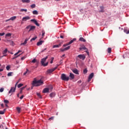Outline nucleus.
Wrapping results in <instances>:
<instances>
[{
    "mask_svg": "<svg viewBox=\"0 0 129 129\" xmlns=\"http://www.w3.org/2000/svg\"><path fill=\"white\" fill-rule=\"evenodd\" d=\"M43 81L39 80L37 81L36 79H34V81L32 82V86H40L43 84Z\"/></svg>",
    "mask_w": 129,
    "mask_h": 129,
    "instance_id": "nucleus-1",
    "label": "nucleus"
},
{
    "mask_svg": "<svg viewBox=\"0 0 129 129\" xmlns=\"http://www.w3.org/2000/svg\"><path fill=\"white\" fill-rule=\"evenodd\" d=\"M48 58V56H46L45 57L42 58L41 61V63L42 66H44V67H46V66H48V62H46L45 63V62H46V60H47Z\"/></svg>",
    "mask_w": 129,
    "mask_h": 129,
    "instance_id": "nucleus-2",
    "label": "nucleus"
},
{
    "mask_svg": "<svg viewBox=\"0 0 129 129\" xmlns=\"http://www.w3.org/2000/svg\"><path fill=\"white\" fill-rule=\"evenodd\" d=\"M61 79L63 81H69V77L66 76L65 74H62L61 75Z\"/></svg>",
    "mask_w": 129,
    "mask_h": 129,
    "instance_id": "nucleus-3",
    "label": "nucleus"
},
{
    "mask_svg": "<svg viewBox=\"0 0 129 129\" xmlns=\"http://www.w3.org/2000/svg\"><path fill=\"white\" fill-rule=\"evenodd\" d=\"M59 66L60 65L57 64V67H56L53 69H51L50 70H47V73L50 74V73H52V72H54V71H55V70H56V69H57V68H58V66Z\"/></svg>",
    "mask_w": 129,
    "mask_h": 129,
    "instance_id": "nucleus-4",
    "label": "nucleus"
},
{
    "mask_svg": "<svg viewBox=\"0 0 129 129\" xmlns=\"http://www.w3.org/2000/svg\"><path fill=\"white\" fill-rule=\"evenodd\" d=\"M26 29H30L28 32H31V31H34V29H36V26L29 25L26 27Z\"/></svg>",
    "mask_w": 129,
    "mask_h": 129,
    "instance_id": "nucleus-5",
    "label": "nucleus"
},
{
    "mask_svg": "<svg viewBox=\"0 0 129 129\" xmlns=\"http://www.w3.org/2000/svg\"><path fill=\"white\" fill-rule=\"evenodd\" d=\"M30 22H31V23H33L34 24H35V25H36V26H37V27H40V24H39V23L36 19H31L30 20Z\"/></svg>",
    "mask_w": 129,
    "mask_h": 129,
    "instance_id": "nucleus-6",
    "label": "nucleus"
},
{
    "mask_svg": "<svg viewBox=\"0 0 129 129\" xmlns=\"http://www.w3.org/2000/svg\"><path fill=\"white\" fill-rule=\"evenodd\" d=\"M93 76H94V74L93 73H92L89 76L88 78V82H90L91 81V80L92 78H93Z\"/></svg>",
    "mask_w": 129,
    "mask_h": 129,
    "instance_id": "nucleus-7",
    "label": "nucleus"
},
{
    "mask_svg": "<svg viewBox=\"0 0 129 129\" xmlns=\"http://www.w3.org/2000/svg\"><path fill=\"white\" fill-rule=\"evenodd\" d=\"M17 88V87H11V89L9 91V93H12V92H15L16 91V89Z\"/></svg>",
    "mask_w": 129,
    "mask_h": 129,
    "instance_id": "nucleus-8",
    "label": "nucleus"
},
{
    "mask_svg": "<svg viewBox=\"0 0 129 129\" xmlns=\"http://www.w3.org/2000/svg\"><path fill=\"white\" fill-rule=\"evenodd\" d=\"M30 19H31V17H30L29 16H26L22 18V21L23 22H27V21H28V20H30Z\"/></svg>",
    "mask_w": 129,
    "mask_h": 129,
    "instance_id": "nucleus-9",
    "label": "nucleus"
},
{
    "mask_svg": "<svg viewBox=\"0 0 129 129\" xmlns=\"http://www.w3.org/2000/svg\"><path fill=\"white\" fill-rule=\"evenodd\" d=\"M16 19H17V17L13 16V17H11L10 19L6 20L5 22H9V21H15V20H16Z\"/></svg>",
    "mask_w": 129,
    "mask_h": 129,
    "instance_id": "nucleus-10",
    "label": "nucleus"
},
{
    "mask_svg": "<svg viewBox=\"0 0 129 129\" xmlns=\"http://www.w3.org/2000/svg\"><path fill=\"white\" fill-rule=\"evenodd\" d=\"M78 57L82 60H84V59H85L86 58L85 55L84 54H80L78 56Z\"/></svg>",
    "mask_w": 129,
    "mask_h": 129,
    "instance_id": "nucleus-11",
    "label": "nucleus"
},
{
    "mask_svg": "<svg viewBox=\"0 0 129 129\" xmlns=\"http://www.w3.org/2000/svg\"><path fill=\"white\" fill-rule=\"evenodd\" d=\"M80 50H87V48L85 47V45H82L79 48Z\"/></svg>",
    "mask_w": 129,
    "mask_h": 129,
    "instance_id": "nucleus-12",
    "label": "nucleus"
},
{
    "mask_svg": "<svg viewBox=\"0 0 129 129\" xmlns=\"http://www.w3.org/2000/svg\"><path fill=\"white\" fill-rule=\"evenodd\" d=\"M42 92L43 93H48V92H49V88H44L42 91Z\"/></svg>",
    "mask_w": 129,
    "mask_h": 129,
    "instance_id": "nucleus-13",
    "label": "nucleus"
},
{
    "mask_svg": "<svg viewBox=\"0 0 129 129\" xmlns=\"http://www.w3.org/2000/svg\"><path fill=\"white\" fill-rule=\"evenodd\" d=\"M10 37H12V33H8L5 35V38L8 39V38H10Z\"/></svg>",
    "mask_w": 129,
    "mask_h": 129,
    "instance_id": "nucleus-14",
    "label": "nucleus"
},
{
    "mask_svg": "<svg viewBox=\"0 0 129 129\" xmlns=\"http://www.w3.org/2000/svg\"><path fill=\"white\" fill-rule=\"evenodd\" d=\"M28 40H29V39L28 38L25 39V40L24 41V42L21 43V45H23L24 46H26V44H27V42H28Z\"/></svg>",
    "mask_w": 129,
    "mask_h": 129,
    "instance_id": "nucleus-15",
    "label": "nucleus"
},
{
    "mask_svg": "<svg viewBox=\"0 0 129 129\" xmlns=\"http://www.w3.org/2000/svg\"><path fill=\"white\" fill-rule=\"evenodd\" d=\"M8 52V48H6L4 51H3V57H4V56H7V54H7V53Z\"/></svg>",
    "mask_w": 129,
    "mask_h": 129,
    "instance_id": "nucleus-16",
    "label": "nucleus"
},
{
    "mask_svg": "<svg viewBox=\"0 0 129 129\" xmlns=\"http://www.w3.org/2000/svg\"><path fill=\"white\" fill-rule=\"evenodd\" d=\"M43 43H44V41L41 40L40 41L37 42V46H41Z\"/></svg>",
    "mask_w": 129,
    "mask_h": 129,
    "instance_id": "nucleus-17",
    "label": "nucleus"
},
{
    "mask_svg": "<svg viewBox=\"0 0 129 129\" xmlns=\"http://www.w3.org/2000/svg\"><path fill=\"white\" fill-rule=\"evenodd\" d=\"M72 71L74 73H75V74H79V73H78V70L77 69L73 70Z\"/></svg>",
    "mask_w": 129,
    "mask_h": 129,
    "instance_id": "nucleus-18",
    "label": "nucleus"
},
{
    "mask_svg": "<svg viewBox=\"0 0 129 129\" xmlns=\"http://www.w3.org/2000/svg\"><path fill=\"white\" fill-rule=\"evenodd\" d=\"M22 3L24 4H29L30 3V0H22Z\"/></svg>",
    "mask_w": 129,
    "mask_h": 129,
    "instance_id": "nucleus-19",
    "label": "nucleus"
},
{
    "mask_svg": "<svg viewBox=\"0 0 129 129\" xmlns=\"http://www.w3.org/2000/svg\"><path fill=\"white\" fill-rule=\"evenodd\" d=\"M70 77L71 78V80L72 79H74V74H72V73H70Z\"/></svg>",
    "mask_w": 129,
    "mask_h": 129,
    "instance_id": "nucleus-20",
    "label": "nucleus"
},
{
    "mask_svg": "<svg viewBox=\"0 0 129 129\" xmlns=\"http://www.w3.org/2000/svg\"><path fill=\"white\" fill-rule=\"evenodd\" d=\"M79 41H81V42H86V40H85L83 37H80L79 38Z\"/></svg>",
    "mask_w": 129,
    "mask_h": 129,
    "instance_id": "nucleus-21",
    "label": "nucleus"
},
{
    "mask_svg": "<svg viewBox=\"0 0 129 129\" xmlns=\"http://www.w3.org/2000/svg\"><path fill=\"white\" fill-rule=\"evenodd\" d=\"M59 47H61V43L57 45H54L53 46V48H59Z\"/></svg>",
    "mask_w": 129,
    "mask_h": 129,
    "instance_id": "nucleus-22",
    "label": "nucleus"
},
{
    "mask_svg": "<svg viewBox=\"0 0 129 129\" xmlns=\"http://www.w3.org/2000/svg\"><path fill=\"white\" fill-rule=\"evenodd\" d=\"M100 9L101 10L100 11V13H104V7L101 6Z\"/></svg>",
    "mask_w": 129,
    "mask_h": 129,
    "instance_id": "nucleus-23",
    "label": "nucleus"
},
{
    "mask_svg": "<svg viewBox=\"0 0 129 129\" xmlns=\"http://www.w3.org/2000/svg\"><path fill=\"white\" fill-rule=\"evenodd\" d=\"M76 41V38H74L73 40H71L69 42V44L70 45H71V44H72V43H73L74 41Z\"/></svg>",
    "mask_w": 129,
    "mask_h": 129,
    "instance_id": "nucleus-24",
    "label": "nucleus"
},
{
    "mask_svg": "<svg viewBox=\"0 0 129 129\" xmlns=\"http://www.w3.org/2000/svg\"><path fill=\"white\" fill-rule=\"evenodd\" d=\"M124 32L125 33V34H129V30H127V28H124Z\"/></svg>",
    "mask_w": 129,
    "mask_h": 129,
    "instance_id": "nucleus-25",
    "label": "nucleus"
},
{
    "mask_svg": "<svg viewBox=\"0 0 129 129\" xmlns=\"http://www.w3.org/2000/svg\"><path fill=\"white\" fill-rule=\"evenodd\" d=\"M55 95H56L55 93H51L50 94V97L51 98L55 97Z\"/></svg>",
    "mask_w": 129,
    "mask_h": 129,
    "instance_id": "nucleus-26",
    "label": "nucleus"
},
{
    "mask_svg": "<svg viewBox=\"0 0 129 129\" xmlns=\"http://www.w3.org/2000/svg\"><path fill=\"white\" fill-rule=\"evenodd\" d=\"M30 73V71L29 70H28V69H26V71L24 73L23 75H26V74H28V73Z\"/></svg>",
    "mask_w": 129,
    "mask_h": 129,
    "instance_id": "nucleus-27",
    "label": "nucleus"
},
{
    "mask_svg": "<svg viewBox=\"0 0 129 129\" xmlns=\"http://www.w3.org/2000/svg\"><path fill=\"white\" fill-rule=\"evenodd\" d=\"M32 14L33 15H38V11H37L36 10H34L32 12Z\"/></svg>",
    "mask_w": 129,
    "mask_h": 129,
    "instance_id": "nucleus-28",
    "label": "nucleus"
},
{
    "mask_svg": "<svg viewBox=\"0 0 129 129\" xmlns=\"http://www.w3.org/2000/svg\"><path fill=\"white\" fill-rule=\"evenodd\" d=\"M6 112V109H4L3 111H0V114H5Z\"/></svg>",
    "mask_w": 129,
    "mask_h": 129,
    "instance_id": "nucleus-29",
    "label": "nucleus"
},
{
    "mask_svg": "<svg viewBox=\"0 0 129 129\" xmlns=\"http://www.w3.org/2000/svg\"><path fill=\"white\" fill-rule=\"evenodd\" d=\"M20 12H25V13H27V12H28V10L27 9H21L20 10Z\"/></svg>",
    "mask_w": 129,
    "mask_h": 129,
    "instance_id": "nucleus-30",
    "label": "nucleus"
},
{
    "mask_svg": "<svg viewBox=\"0 0 129 129\" xmlns=\"http://www.w3.org/2000/svg\"><path fill=\"white\" fill-rule=\"evenodd\" d=\"M13 73H13V72H10V73H9L8 74L7 76H8V77H10V76H12V74H13Z\"/></svg>",
    "mask_w": 129,
    "mask_h": 129,
    "instance_id": "nucleus-31",
    "label": "nucleus"
},
{
    "mask_svg": "<svg viewBox=\"0 0 129 129\" xmlns=\"http://www.w3.org/2000/svg\"><path fill=\"white\" fill-rule=\"evenodd\" d=\"M107 52H108V53H111V48L109 47V48H108V49H107Z\"/></svg>",
    "mask_w": 129,
    "mask_h": 129,
    "instance_id": "nucleus-32",
    "label": "nucleus"
},
{
    "mask_svg": "<svg viewBox=\"0 0 129 129\" xmlns=\"http://www.w3.org/2000/svg\"><path fill=\"white\" fill-rule=\"evenodd\" d=\"M37 37L35 36L33 38H32L31 40H30V42H32V41H35L36 40V39H37Z\"/></svg>",
    "mask_w": 129,
    "mask_h": 129,
    "instance_id": "nucleus-33",
    "label": "nucleus"
},
{
    "mask_svg": "<svg viewBox=\"0 0 129 129\" xmlns=\"http://www.w3.org/2000/svg\"><path fill=\"white\" fill-rule=\"evenodd\" d=\"M17 110L18 113H20L21 112V108L18 107L17 108Z\"/></svg>",
    "mask_w": 129,
    "mask_h": 129,
    "instance_id": "nucleus-34",
    "label": "nucleus"
},
{
    "mask_svg": "<svg viewBox=\"0 0 129 129\" xmlns=\"http://www.w3.org/2000/svg\"><path fill=\"white\" fill-rule=\"evenodd\" d=\"M31 9H35V8H36V5L32 4V5H31Z\"/></svg>",
    "mask_w": 129,
    "mask_h": 129,
    "instance_id": "nucleus-35",
    "label": "nucleus"
},
{
    "mask_svg": "<svg viewBox=\"0 0 129 129\" xmlns=\"http://www.w3.org/2000/svg\"><path fill=\"white\" fill-rule=\"evenodd\" d=\"M69 49H70V46H69L64 48V50L66 51H67L68 50H69Z\"/></svg>",
    "mask_w": 129,
    "mask_h": 129,
    "instance_id": "nucleus-36",
    "label": "nucleus"
},
{
    "mask_svg": "<svg viewBox=\"0 0 129 129\" xmlns=\"http://www.w3.org/2000/svg\"><path fill=\"white\" fill-rule=\"evenodd\" d=\"M37 96L39 97V98H42V96H41V94L40 93H37Z\"/></svg>",
    "mask_w": 129,
    "mask_h": 129,
    "instance_id": "nucleus-37",
    "label": "nucleus"
},
{
    "mask_svg": "<svg viewBox=\"0 0 129 129\" xmlns=\"http://www.w3.org/2000/svg\"><path fill=\"white\" fill-rule=\"evenodd\" d=\"M37 62V60L36 59V58H34L32 60V63H36Z\"/></svg>",
    "mask_w": 129,
    "mask_h": 129,
    "instance_id": "nucleus-38",
    "label": "nucleus"
},
{
    "mask_svg": "<svg viewBox=\"0 0 129 129\" xmlns=\"http://www.w3.org/2000/svg\"><path fill=\"white\" fill-rule=\"evenodd\" d=\"M4 90H5V88H1V89H0V92H4Z\"/></svg>",
    "mask_w": 129,
    "mask_h": 129,
    "instance_id": "nucleus-39",
    "label": "nucleus"
},
{
    "mask_svg": "<svg viewBox=\"0 0 129 129\" xmlns=\"http://www.w3.org/2000/svg\"><path fill=\"white\" fill-rule=\"evenodd\" d=\"M42 38H43V37L44 36H45V31L42 30Z\"/></svg>",
    "mask_w": 129,
    "mask_h": 129,
    "instance_id": "nucleus-40",
    "label": "nucleus"
},
{
    "mask_svg": "<svg viewBox=\"0 0 129 129\" xmlns=\"http://www.w3.org/2000/svg\"><path fill=\"white\" fill-rule=\"evenodd\" d=\"M23 84H19L18 85V88H20V87H22V86H23Z\"/></svg>",
    "mask_w": 129,
    "mask_h": 129,
    "instance_id": "nucleus-41",
    "label": "nucleus"
},
{
    "mask_svg": "<svg viewBox=\"0 0 129 129\" xmlns=\"http://www.w3.org/2000/svg\"><path fill=\"white\" fill-rule=\"evenodd\" d=\"M83 72L84 74H86V73H87V69H85V70H84Z\"/></svg>",
    "mask_w": 129,
    "mask_h": 129,
    "instance_id": "nucleus-42",
    "label": "nucleus"
},
{
    "mask_svg": "<svg viewBox=\"0 0 129 129\" xmlns=\"http://www.w3.org/2000/svg\"><path fill=\"white\" fill-rule=\"evenodd\" d=\"M20 52H22L21 50H19L18 52H17V53H16L14 55L15 56H17V55H18V54H19V53H20Z\"/></svg>",
    "mask_w": 129,
    "mask_h": 129,
    "instance_id": "nucleus-43",
    "label": "nucleus"
},
{
    "mask_svg": "<svg viewBox=\"0 0 129 129\" xmlns=\"http://www.w3.org/2000/svg\"><path fill=\"white\" fill-rule=\"evenodd\" d=\"M70 44H69V43H66V44H63V47H67V46H68V45H69Z\"/></svg>",
    "mask_w": 129,
    "mask_h": 129,
    "instance_id": "nucleus-44",
    "label": "nucleus"
},
{
    "mask_svg": "<svg viewBox=\"0 0 129 129\" xmlns=\"http://www.w3.org/2000/svg\"><path fill=\"white\" fill-rule=\"evenodd\" d=\"M10 68H11V67L9 66H8L6 67V69L8 71L10 70Z\"/></svg>",
    "mask_w": 129,
    "mask_h": 129,
    "instance_id": "nucleus-45",
    "label": "nucleus"
},
{
    "mask_svg": "<svg viewBox=\"0 0 129 129\" xmlns=\"http://www.w3.org/2000/svg\"><path fill=\"white\" fill-rule=\"evenodd\" d=\"M4 102H5V103L8 104V103H9V100H5Z\"/></svg>",
    "mask_w": 129,
    "mask_h": 129,
    "instance_id": "nucleus-46",
    "label": "nucleus"
},
{
    "mask_svg": "<svg viewBox=\"0 0 129 129\" xmlns=\"http://www.w3.org/2000/svg\"><path fill=\"white\" fill-rule=\"evenodd\" d=\"M60 50L61 51V52H64V51H66L65 48H63V49L60 48Z\"/></svg>",
    "mask_w": 129,
    "mask_h": 129,
    "instance_id": "nucleus-47",
    "label": "nucleus"
},
{
    "mask_svg": "<svg viewBox=\"0 0 129 129\" xmlns=\"http://www.w3.org/2000/svg\"><path fill=\"white\" fill-rule=\"evenodd\" d=\"M54 119V117H51L50 118H49L48 119V120H53Z\"/></svg>",
    "mask_w": 129,
    "mask_h": 129,
    "instance_id": "nucleus-48",
    "label": "nucleus"
},
{
    "mask_svg": "<svg viewBox=\"0 0 129 129\" xmlns=\"http://www.w3.org/2000/svg\"><path fill=\"white\" fill-rule=\"evenodd\" d=\"M26 59V56H23L21 57V60H25Z\"/></svg>",
    "mask_w": 129,
    "mask_h": 129,
    "instance_id": "nucleus-49",
    "label": "nucleus"
},
{
    "mask_svg": "<svg viewBox=\"0 0 129 129\" xmlns=\"http://www.w3.org/2000/svg\"><path fill=\"white\" fill-rule=\"evenodd\" d=\"M5 35V32H3V33H0V36H4Z\"/></svg>",
    "mask_w": 129,
    "mask_h": 129,
    "instance_id": "nucleus-50",
    "label": "nucleus"
},
{
    "mask_svg": "<svg viewBox=\"0 0 129 129\" xmlns=\"http://www.w3.org/2000/svg\"><path fill=\"white\" fill-rule=\"evenodd\" d=\"M86 52L87 53V55L89 56V52H88V50H86Z\"/></svg>",
    "mask_w": 129,
    "mask_h": 129,
    "instance_id": "nucleus-51",
    "label": "nucleus"
},
{
    "mask_svg": "<svg viewBox=\"0 0 129 129\" xmlns=\"http://www.w3.org/2000/svg\"><path fill=\"white\" fill-rule=\"evenodd\" d=\"M25 88H26V87H23L22 88H21V90H24V89H25Z\"/></svg>",
    "mask_w": 129,
    "mask_h": 129,
    "instance_id": "nucleus-52",
    "label": "nucleus"
},
{
    "mask_svg": "<svg viewBox=\"0 0 129 129\" xmlns=\"http://www.w3.org/2000/svg\"><path fill=\"white\" fill-rule=\"evenodd\" d=\"M23 98H24V95L21 96L20 98V99H23Z\"/></svg>",
    "mask_w": 129,
    "mask_h": 129,
    "instance_id": "nucleus-53",
    "label": "nucleus"
},
{
    "mask_svg": "<svg viewBox=\"0 0 129 129\" xmlns=\"http://www.w3.org/2000/svg\"><path fill=\"white\" fill-rule=\"evenodd\" d=\"M46 50H47V48H45L44 49L42 50L41 51V53H43V52H44V51H46Z\"/></svg>",
    "mask_w": 129,
    "mask_h": 129,
    "instance_id": "nucleus-54",
    "label": "nucleus"
},
{
    "mask_svg": "<svg viewBox=\"0 0 129 129\" xmlns=\"http://www.w3.org/2000/svg\"><path fill=\"white\" fill-rule=\"evenodd\" d=\"M20 55H21V54H19V55H18L15 57H13V59H16V58H18V57H19V56H20Z\"/></svg>",
    "mask_w": 129,
    "mask_h": 129,
    "instance_id": "nucleus-55",
    "label": "nucleus"
},
{
    "mask_svg": "<svg viewBox=\"0 0 129 129\" xmlns=\"http://www.w3.org/2000/svg\"><path fill=\"white\" fill-rule=\"evenodd\" d=\"M19 81H18V82H17L16 83V84H15V86H16V87H17V85H18V83H19Z\"/></svg>",
    "mask_w": 129,
    "mask_h": 129,
    "instance_id": "nucleus-56",
    "label": "nucleus"
},
{
    "mask_svg": "<svg viewBox=\"0 0 129 129\" xmlns=\"http://www.w3.org/2000/svg\"><path fill=\"white\" fill-rule=\"evenodd\" d=\"M60 38H61V39H63V38H64V37H63V36L61 35V36H60Z\"/></svg>",
    "mask_w": 129,
    "mask_h": 129,
    "instance_id": "nucleus-57",
    "label": "nucleus"
},
{
    "mask_svg": "<svg viewBox=\"0 0 129 129\" xmlns=\"http://www.w3.org/2000/svg\"><path fill=\"white\" fill-rule=\"evenodd\" d=\"M2 71H4V69H0V72H2Z\"/></svg>",
    "mask_w": 129,
    "mask_h": 129,
    "instance_id": "nucleus-58",
    "label": "nucleus"
},
{
    "mask_svg": "<svg viewBox=\"0 0 129 129\" xmlns=\"http://www.w3.org/2000/svg\"><path fill=\"white\" fill-rule=\"evenodd\" d=\"M53 63V60H51V61H50V64H52Z\"/></svg>",
    "mask_w": 129,
    "mask_h": 129,
    "instance_id": "nucleus-59",
    "label": "nucleus"
},
{
    "mask_svg": "<svg viewBox=\"0 0 129 129\" xmlns=\"http://www.w3.org/2000/svg\"><path fill=\"white\" fill-rule=\"evenodd\" d=\"M2 107H4V104H1Z\"/></svg>",
    "mask_w": 129,
    "mask_h": 129,
    "instance_id": "nucleus-60",
    "label": "nucleus"
},
{
    "mask_svg": "<svg viewBox=\"0 0 129 129\" xmlns=\"http://www.w3.org/2000/svg\"><path fill=\"white\" fill-rule=\"evenodd\" d=\"M125 56H126V54H124V55H123V58H124V57H125Z\"/></svg>",
    "mask_w": 129,
    "mask_h": 129,
    "instance_id": "nucleus-61",
    "label": "nucleus"
},
{
    "mask_svg": "<svg viewBox=\"0 0 129 129\" xmlns=\"http://www.w3.org/2000/svg\"><path fill=\"white\" fill-rule=\"evenodd\" d=\"M16 64H19V61L18 60L16 61Z\"/></svg>",
    "mask_w": 129,
    "mask_h": 129,
    "instance_id": "nucleus-62",
    "label": "nucleus"
},
{
    "mask_svg": "<svg viewBox=\"0 0 129 129\" xmlns=\"http://www.w3.org/2000/svg\"><path fill=\"white\" fill-rule=\"evenodd\" d=\"M22 92H23V90H20V93H22Z\"/></svg>",
    "mask_w": 129,
    "mask_h": 129,
    "instance_id": "nucleus-63",
    "label": "nucleus"
},
{
    "mask_svg": "<svg viewBox=\"0 0 129 129\" xmlns=\"http://www.w3.org/2000/svg\"><path fill=\"white\" fill-rule=\"evenodd\" d=\"M51 60H52V61H53V60H54V57H52V58H51Z\"/></svg>",
    "mask_w": 129,
    "mask_h": 129,
    "instance_id": "nucleus-64",
    "label": "nucleus"
}]
</instances>
